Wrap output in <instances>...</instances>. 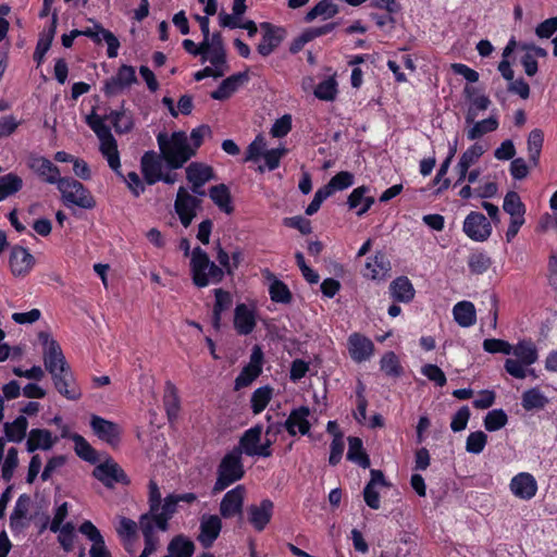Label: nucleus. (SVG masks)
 Here are the masks:
<instances>
[{
  "label": "nucleus",
  "instance_id": "obj_29",
  "mask_svg": "<svg viewBox=\"0 0 557 557\" xmlns=\"http://www.w3.org/2000/svg\"><path fill=\"white\" fill-rule=\"evenodd\" d=\"M141 172L147 184L153 185L160 181L162 174V161L153 151L146 152L141 157Z\"/></svg>",
  "mask_w": 557,
  "mask_h": 557
},
{
  "label": "nucleus",
  "instance_id": "obj_28",
  "mask_svg": "<svg viewBox=\"0 0 557 557\" xmlns=\"http://www.w3.org/2000/svg\"><path fill=\"white\" fill-rule=\"evenodd\" d=\"M374 201V197L370 195V187L366 185L355 188L347 198L348 208L356 210L358 216L366 214Z\"/></svg>",
  "mask_w": 557,
  "mask_h": 557
},
{
  "label": "nucleus",
  "instance_id": "obj_47",
  "mask_svg": "<svg viewBox=\"0 0 557 557\" xmlns=\"http://www.w3.org/2000/svg\"><path fill=\"white\" fill-rule=\"evenodd\" d=\"M548 404V398L537 388H531L522 394L521 405L524 410H540Z\"/></svg>",
  "mask_w": 557,
  "mask_h": 557
},
{
  "label": "nucleus",
  "instance_id": "obj_45",
  "mask_svg": "<svg viewBox=\"0 0 557 557\" xmlns=\"http://www.w3.org/2000/svg\"><path fill=\"white\" fill-rule=\"evenodd\" d=\"M168 550L171 557H191L195 545L184 535H176L169 543Z\"/></svg>",
  "mask_w": 557,
  "mask_h": 557
},
{
  "label": "nucleus",
  "instance_id": "obj_43",
  "mask_svg": "<svg viewBox=\"0 0 557 557\" xmlns=\"http://www.w3.org/2000/svg\"><path fill=\"white\" fill-rule=\"evenodd\" d=\"M210 63L218 67L221 66L228 70L226 64V51L224 48L223 37L221 33H214L211 38V49L209 54Z\"/></svg>",
  "mask_w": 557,
  "mask_h": 557
},
{
  "label": "nucleus",
  "instance_id": "obj_61",
  "mask_svg": "<svg viewBox=\"0 0 557 557\" xmlns=\"http://www.w3.org/2000/svg\"><path fill=\"white\" fill-rule=\"evenodd\" d=\"M508 422V417L503 409H494L484 418V426L487 431L494 432L504 428Z\"/></svg>",
  "mask_w": 557,
  "mask_h": 557
},
{
  "label": "nucleus",
  "instance_id": "obj_3",
  "mask_svg": "<svg viewBox=\"0 0 557 557\" xmlns=\"http://www.w3.org/2000/svg\"><path fill=\"white\" fill-rule=\"evenodd\" d=\"M216 474V481L212 488L213 494L223 492L244 478L245 469L239 448H234L222 458L218 466Z\"/></svg>",
  "mask_w": 557,
  "mask_h": 557
},
{
  "label": "nucleus",
  "instance_id": "obj_18",
  "mask_svg": "<svg viewBox=\"0 0 557 557\" xmlns=\"http://www.w3.org/2000/svg\"><path fill=\"white\" fill-rule=\"evenodd\" d=\"M55 389L69 400H78L82 397V389L77 384L71 368L63 370L52 376Z\"/></svg>",
  "mask_w": 557,
  "mask_h": 557
},
{
  "label": "nucleus",
  "instance_id": "obj_59",
  "mask_svg": "<svg viewBox=\"0 0 557 557\" xmlns=\"http://www.w3.org/2000/svg\"><path fill=\"white\" fill-rule=\"evenodd\" d=\"M497 128L498 120L494 116H490L488 119L474 123L473 127L468 131V138L474 140Z\"/></svg>",
  "mask_w": 557,
  "mask_h": 557
},
{
  "label": "nucleus",
  "instance_id": "obj_16",
  "mask_svg": "<svg viewBox=\"0 0 557 557\" xmlns=\"http://www.w3.org/2000/svg\"><path fill=\"white\" fill-rule=\"evenodd\" d=\"M90 426L94 433L102 441L107 442L110 446L115 447L121 441V428L101 417L92 416Z\"/></svg>",
  "mask_w": 557,
  "mask_h": 557
},
{
  "label": "nucleus",
  "instance_id": "obj_54",
  "mask_svg": "<svg viewBox=\"0 0 557 557\" xmlns=\"http://www.w3.org/2000/svg\"><path fill=\"white\" fill-rule=\"evenodd\" d=\"M71 440L74 442V449L77 456L88 462H96V449L78 433H73Z\"/></svg>",
  "mask_w": 557,
  "mask_h": 557
},
{
  "label": "nucleus",
  "instance_id": "obj_64",
  "mask_svg": "<svg viewBox=\"0 0 557 557\" xmlns=\"http://www.w3.org/2000/svg\"><path fill=\"white\" fill-rule=\"evenodd\" d=\"M487 443V435L482 431L471 432L467 437L466 449L472 454L483 451Z\"/></svg>",
  "mask_w": 557,
  "mask_h": 557
},
{
  "label": "nucleus",
  "instance_id": "obj_41",
  "mask_svg": "<svg viewBox=\"0 0 557 557\" xmlns=\"http://www.w3.org/2000/svg\"><path fill=\"white\" fill-rule=\"evenodd\" d=\"M209 196L219 209L227 214L233 213L232 196L225 184L214 185L209 190Z\"/></svg>",
  "mask_w": 557,
  "mask_h": 557
},
{
  "label": "nucleus",
  "instance_id": "obj_27",
  "mask_svg": "<svg viewBox=\"0 0 557 557\" xmlns=\"http://www.w3.org/2000/svg\"><path fill=\"white\" fill-rule=\"evenodd\" d=\"M44 362L51 376H55L58 373L70 368L65 361L60 345L55 341H51L47 345L44 355Z\"/></svg>",
  "mask_w": 557,
  "mask_h": 557
},
{
  "label": "nucleus",
  "instance_id": "obj_8",
  "mask_svg": "<svg viewBox=\"0 0 557 557\" xmlns=\"http://www.w3.org/2000/svg\"><path fill=\"white\" fill-rule=\"evenodd\" d=\"M264 355L259 345H255L251 350L250 360L245 366L238 376L235 379V391L249 386L262 373Z\"/></svg>",
  "mask_w": 557,
  "mask_h": 557
},
{
  "label": "nucleus",
  "instance_id": "obj_50",
  "mask_svg": "<svg viewBox=\"0 0 557 557\" xmlns=\"http://www.w3.org/2000/svg\"><path fill=\"white\" fill-rule=\"evenodd\" d=\"M544 143V134L541 129L535 128L531 131L528 138V150H529V160L534 165L537 166L540 162V157Z\"/></svg>",
  "mask_w": 557,
  "mask_h": 557
},
{
  "label": "nucleus",
  "instance_id": "obj_7",
  "mask_svg": "<svg viewBox=\"0 0 557 557\" xmlns=\"http://www.w3.org/2000/svg\"><path fill=\"white\" fill-rule=\"evenodd\" d=\"M462 231L470 239L483 243L492 234V223L483 213L471 211L463 221Z\"/></svg>",
  "mask_w": 557,
  "mask_h": 557
},
{
  "label": "nucleus",
  "instance_id": "obj_13",
  "mask_svg": "<svg viewBox=\"0 0 557 557\" xmlns=\"http://www.w3.org/2000/svg\"><path fill=\"white\" fill-rule=\"evenodd\" d=\"M245 496L246 487L244 485H237L233 490L228 491L223 496L220 504L221 517L224 519H231L237 515H242Z\"/></svg>",
  "mask_w": 557,
  "mask_h": 557
},
{
  "label": "nucleus",
  "instance_id": "obj_51",
  "mask_svg": "<svg viewBox=\"0 0 557 557\" xmlns=\"http://www.w3.org/2000/svg\"><path fill=\"white\" fill-rule=\"evenodd\" d=\"M119 134L129 133L134 127L133 116L126 111H111L106 117Z\"/></svg>",
  "mask_w": 557,
  "mask_h": 557
},
{
  "label": "nucleus",
  "instance_id": "obj_32",
  "mask_svg": "<svg viewBox=\"0 0 557 557\" xmlns=\"http://www.w3.org/2000/svg\"><path fill=\"white\" fill-rule=\"evenodd\" d=\"M214 176V172L212 166L200 163V162H191L186 168V178L195 187H199V185H205L207 182L212 180Z\"/></svg>",
  "mask_w": 557,
  "mask_h": 557
},
{
  "label": "nucleus",
  "instance_id": "obj_6",
  "mask_svg": "<svg viewBox=\"0 0 557 557\" xmlns=\"http://www.w3.org/2000/svg\"><path fill=\"white\" fill-rule=\"evenodd\" d=\"M92 475L108 488H113L115 484L129 485L131 483L125 471L111 457L96 466Z\"/></svg>",
  "mask_w": 557,
  "mask_h": 557
},
{
  "label": "nucleus",
  "instance_id": "obj_12",
  "mask_svg": "<svg viewBox=\"0 0 557 557\" xmlns=\"http://www.w3.org/2000/svg\"><path fill=\"white\" fill-rule=\"evenodd\" d=\"M347 349L350 358L358 363L369 360L375 352L373 342L359 332H354L348 336Z\"/></svg>",
  "mask_w": 557,
  "mask_h": 557
},
{
  "label": "nucleus",
  "instance_id": "obj_19",
  "mask_svg": "<svg viewBox=\"0 0 557 557\" xmlns=\"http://www.w3.org/2000/svg\"><path fill=\"white\" fill-rule=\"evenodd\" d=\"M274 505L270 499H263L259 505H250L247 509L248 521L258 532L265 529L273 516Z\"/></svg>",
  "mask_w": 557,
  "mask_h": 557
},
{
  "label": "nucleus",
  "instance_id": "obj_15",
  "mask_svg": "<svg viewBox=\"0 0 557 557\" xmlns=\"http://www.w3.org/2000/svg\"><path fill=\"white\" fill-rule=\"evenodd\" d=\"M177 504L178 499L174 494L168 495L162 500L160 510L156 511V513H153L152 518L149 520V528L151 531H156L158 529L165 532L169 530V521L176 512Z\"/></svg>",
  "mask_w": 557,
  "mask_h": 557
},
{
  "label": "nucleus",
  "instance_id": "obj_42",
  "mask_svg": "<svg viewBox=\"0 0 557 557\" xmlns=\"http://www.w3.org/2000/svg\"><path fill=\"white\" fill-rule=\"evenodd\" d=\"M347 459L364 469L370 467L371 461L368 454L363 449L361 438L356 436L348 437Z\"/></svg>",
  "mask_w": 557,
  "mask_h": 557
},
{
  "label": "nucleus",
  "instance_id": "obj_30",
  "mask_svg": "<svg viewBox=\"0 0 557 557\" xmlns=\"http://www.w3.org/2000/svg\"><path fill=\"white\" fill-rule=\"evenodd\" d=\"M248 79L247 73H237L225 78L220 86L211 92V98L214 100H226L228 99Z\"/></svg>",
  "mask_w": 557,
  "mask_h": 557
},
{
  "label": "nucleus",
  "instance_id": "obj_37",
  "mask_svg": "<svg viewBox=\"0 0 557 557\" xmlns=\"http://www.w3.org/2000/svg\"><path fill=\"white\" fill-rule=\"evenodd\" d=\"M511 354L525 366H531L537 361L539 351L531 338L519 341L516 346H512Z\"/></svg>",
  "mask_w": 557,
  "mask_h": 557
},
{
  "label": "nucleus",
  "instance_id": "obj_1",
  "mask_svg": "<svg viewBox=\"0 0 557 557\" xmlns=\"http://www.w3.org/2000/svg\"><path fill=\"white\" fill-rule=\"evenodd\" d=\"M161 158L171 169H180L193 157L195 148H190L188 137L185 132H174L171 136L160 133L157 136Z\"/></svg>",
  "mask_w": 557,
  "mask_h": 557
},
{
  "label": "nucleus",
  "instance_id": "obj_31",
  "mask_svg": "<svg viewBox=\"0 0 557 557\" xmlns=\"http://www.w3.org/2000/svg\"><path fill=\"white\" fill-rule=\"evenodd\" d=\"M215 301L212 310V326L219 330L221 326L222 313L228 310L233 305V296L230 292L223 288H215L213 290Z\"/></svg>",
  "mask_w": 557,
  "mask_h": 557
},
{
  "label": "nucleus",
  "instance_id": "obj_4",
  "mask_svg": "<svg viewBox=\"0 0 557 557\" xmlns=\"http://www.w3.org/2000/svg\"><path fill=\"white\" fill-rule=\"evenodd\" d=\"M57 187L64 203H72L84 209H91L96 205L91 193L77 180L65 176Z\"/></svg>",
  "mask_w": 557,
  "mask_h": 557
},
{
  "label": "nucleus",
  "instance_id": "obj_60",
  "mask_svg": "<svg viewBox=\"0 0 557 557\" xmlns=\"http://www.w3.org/2000/svg\"><path fill=\"white\" fill-rule=\"evenodd\" d=\"M354 184V175L347 171H341L335 174L330 182L323 187L330 190V195H333L336 190H343L350 187Z\"/></svg>",
  "mask_w": 557,
  "mask_h": 557
},
{
  "label": "nucleus",
  "instance_id": "obj_10",
  "mask_svg": "<svg viewBox=\"0 0 557 557\" xmlns=\"http://www.w3.org/2000/svg\"><path fill=\"white\" fill-rule=\"evenodd\" d=\"M200 202V199L191 196L183 186L178 188L174 208L184 227L190 225Z\"/></svg>",
  "mask_w": 557,
  "mask_h": 557
},
{
  "label": "nucleus",
  "instance_id": "obj_5",
  "mask_svg": "<svg viewBox=\"0 0 557 557\" xmlns=\"http://www.w3.org/2000/svg\"><path fill=\"white\" fill-rule=\"evenodd\" d=\"M137 83L135 67L122 64L116 73L103 82L101 91L107 98L116 97Z\"/></svg>",
  "mask_w": 557,
  "mask_h": 557
},
{
  "label": "nucleus",
  "instance_id": "obj_24",
  "mask_svg": "<svg viewBox=\"0 0 557 557\" xmlns=\"http://www.w3.org/2000/svg\"><path fill=\"white\" fill-rule=\"evenodd\" d=\"M510 491L516 497L529 500L535 496L537 483L532 474L521 472L511 479Z\"/></svg>",
  "mask_w": 557,
  "mask_h": 557
},
{
  "label": "nucleus",
  "instance_id": "obj_11",
  "mask_svg": "<svg viewBox=\"0 0 557 557\" xmlns=\"http://www.w3.org/2000/svg\"><path fill=\"white\" fill-rule=\"evenodd\" d=\"M262 30V39L257 47L258 52L262 57L270 55L284 40L286 29L281 26H275L269 22L260 24Z\"/></svg>",
  "mask_w": 557,
  "mask_h": 557
},
{
  "label": "nucleus",
  "instance_id": "obj_9",
  "mask_svg": "<svg viewBox=\"0 0 557 557\" xmlns=\"http://www.w3.org/2000/svg\"><path fill=\"white\" fill-rule=\"evenodd\" d=\"M26 165L42 182L57 184L58 186L63 178L60 169L46 157L30 153L26 159Z\"/></svg>",
  "mask_w": 557,
  "mask_h": 557
},
{
  "label": "nucleus",
  "instance_id": "obj_39",
  "mask_svg": "<svg viewBox=\"0 0 557 557\" xmlns=\"http://www.w3.org/2000/svg\"><path fill=\"white\" fill-rule=\"evenodd\" d=\"M392 297L396 301L409 302L414 296V289L407 276L395 278L389 285Z\"/></svg>",
  "mask_w": 557,
  "mask_h": 557
},
{
  "label": "nucleus",
  "instance_id": "obj_56",
  "mask_svg": "<svg viewBox=\"0 0 557 557\" xmlns=\"http://www.w3.org/2000/svg\"><path fill=\"white\" fill-rule=\"evenodd\" d=\"M503 208L505 212L510 214V218L523 216L525 213V206L516 191H508L504 198Z\"/></svg>",
  "mask_w": 557,
  "mask_h": 557
},
{
  "label": "nucleus",
  "instance_id": "obj_22",
  "mask_svg": "<svg viewBox=\"0 0 557 557\" xmlns=\"http://www.w3.org/2000/svg\"><path fill=\"white\" fill-rule=\"evenodd\" d=\"M391 270V261L386 253L379 250L372 258L368 259L364 265L363 276L370 280L381 281L386 278Z\"/></svg>",
  "mask_w": 557,
  "mask_h": 557
},
{
  "label": "nucleus",
  "instance_id": "obj_53",
  "mask_svg": "<svg viewBox=\"0 0 557 557\" xmlns=\"http://www.w3.org/2000/svg\"><path fill=\"white\" fill-rule=\"evenodd\" d=\"M272 396H273L272 387L263 386V387L257 388L252 393L251 399H250L252 412L255 414L261 413L267 408L269 403L271 401Z\"/></svg>",
  "mask_w": 557,
  "mask_h": 557
},
{
  "label": "nucleus",
  "instance_id": "obj_58",
  "mask_svg": "<svg viewBox=\"0 0 557 557\" xmlns=\"http://www.w3.org/2000/svg\"><path fill=\"white\" fill-rule=\"evenodd\" d=\"M337 92V82L333 76L320 82L314 89V96L324 101H333Z\"/></svg>",
  "mask_w": 557,
  "mask_h": 557
},
{
  "label": "nucleus",
  "instance_id": "obj_46",
  "mask_svg": "<svg viewBox=\"0 0 557 557\" xmlns=\"http://www.w3.org/2000/svg\"><path fill=\"white\" fill-rule=\"evenodd\" d=\"M23 188V180L16 173L10 172L0 176V201L15 195Z\"/></svg>",
  "mask_w": 557,
  "mask_h": 557
},
{
  "label": "nucleus",
  "instance_id": "obj_36",
  "mask_svg": "<svg viewBox=\"0 0 557 557\" xmlns=\"http://www.w3.org/2000/svg\"><path fill=\"white\" fill-rule=\"evenodd\" d=\"M455 321L462 327H470L476 322L475 307L472 302L463 300L454 306Z\"/></svg>",
  "mask_w": 557,
  "mask_h": 557
},
{
  "label": "nucleus",
  "instance_id": "obj_55",
  "mask_svg": "<svg viewBox=\"0 0 557 557\" xmlns=\"http://www.w3.org/2000/svg\"><path fill=\"white\" fill-rule=\"evenodd\" d=\"M58 542L62 549L66 553L73 552L75 549V542L77 540V534L75 532L73 522L64 523L61 530H58Z\"/></svg>",
  "mask_w": 557,
  "mask_h": 557
},
{
  "label": "nucleus",
  "instance_id": "obj_48",
  "mask_svg": "<svg viewBox=\"0 0 557 557\" xmlns=\"http://www.w3.org/2000/svg\"><path fill=\"white\" fill-rule=\"evenodd\" d=\"M381 371L389 377H399L404 373V368L399 358L394 351L385 352L380 361Z\"/></svg>",
  "mask_w": 557,
  "mask_h": 557
},
{
  "label": "nucleus",
  "instance_id": "obj_23",
  "mask_svg": "<svg viewBox=\"0 0 557 557\" xmlns=\"http://www.w3.org/2000/svg\"><path fill=\"white\" fill-rule=\"evenodd\" d=\"M59 442V436L53 435L47 429H32L28 432L26 441V450L35 453L36 450H49Z\"/></svg>",
  "mask_w": 557,
  "mask_h": 557
},
{
  "label": "nucleus",
  "instance_id": "obj_34",
  "mask_svg": "<svg viewBox=\"0 0 557 557\" xmlns=\"http://www.w3.org/2000/svg\"><path fill=\"white\" fill-rule=\"evenodd\" d=\"M262 425H255L244 432L239 440V449L242 454L245 453L247 456H256L258 454V446L261 441Z\"/></svg>",
  "mask_w": 557,
  "mask_h": 557
},
{
  "label": "nucleus",
  "instance_id": "obj_26",
  "mask_svg": "<svg viewBox=\"0 0 557 557\" xmlns=\"http://www.w3.org/2000/svg\"><path fill=\"white\" fill-rule=\"evenodd\" d=\"M222 530L221 518L216 515L203 517L200 522V534L198 541L205 548H210L219 537Z\"/></svg>",
  "mask_w": 557,
  "mask_h": 557
},
{
  "label": "nucleus",
  "instance_id": "obj_62",
  "mask_svg": "<svg viewBox=\"0 0 557 557\" xmlns=\"http://www.w3.org/2000/svg\"><path fill=\"white\" fill-rule=\"evenodd\" d=\"M18 466V451L15 447L8 450L5 459L2 463V479L10 482L13 478L14 471Z\"/></svg>",
  "mask_w": 557,
  "mask_h": 557
},
{
  "label": "nucleus",
  "instance_id": "obj_14",
  "mask_svg": "<svg viewBox=\"0 0 557 557\" xmlns=\"http://www.w3.org/2000/svg\"><path fill=\"white\" fill-rule=\"evenodd\" d=\"M35 265V258L22 246H14L11 249L9 267L11 273L16 277H25Z\"/></svg>",
  "mask_w": 557,
  "mask_h": 557
},
{
  "label": "nucleus",
  "instance_id": "obj_38",
  "mask_svg": "<svg viewBox=\"0 0 557 557\" xmlns=\"http://www.w3.org/2000/svg\"><path fill=\"white\" fill-rule=\"evenodd\" d=\"M469 271L472 274H483L493 264L492 258L482 249H472L467 259Z\"/></svg>",
  "mask_w": 557,
  "mask_h": 557
},
{
  "label": "nucleus",
  "instance_id": "obj_20",
  "mask_svg": "<svg viewBox=\"0 0 557 557\" xmlns=\"http://www.w3.org/2000/svg\"><path fill=\"white\" fill-rule=\"evenodd\" d=\"M81 36L90 38L95 44H100L104 40L108 45L107 54L109 58H115L120 48V41L112 32L103 28L100 24H95L94 27H87L81 30Z\"/></svg>",
  "mask_w": 557,
  "mask_h": 557
},
{
  "label": "nucleus",
  "instance_id": "obj_49",
  "mask_svg": "<svg viewBox=\"0 0 557 557\" xmlns=\"http://www.w3.org/2000/svg\"><path fill=\"white\" fill-rule=\"evenodd\" d=\"M28 426V421L24 416L17 417L13 422L4 424V433L9 441L20 443L24 440Z\"/></svg>",
  "mask_w": 557,
  "mask_h": 557
},
{
  "label": "nucleus",
  "instance_id": "obj_44",
  "mask_svg": "<svg viewBox=\"0 0 557 557\" xmlns=\"http://www.w3.org/2000/svg\"><path fill=\"white\" fill-rule=\"evenodd\" d=\"M338 12V7L332 0H321L305 15L304 21L311 23L319 16L327 20L334 17Z\"/></svg>",
  "mask_w": 557,
  "mask_h": 557
},
{
  "label": "nucleus",
  "instance_id": "obj_2",
  "mask_svg": "<svg viewBox=\"0 0 557 557\" xmlns=\"http://www.w3.org/2000/svg\"><path fill=\"white\" fill-rule=\"evenodd\" d=\"M190 273L197 287H206L210 283L218 284L224 278L223 269L211 262L200 247H196L191 252Z\"/></svg>",
  "mask_w": 557,
  "mask_h": 557
},
{
  "label": "nucleus",
  "instance_id": "obj_33",
  "mask_svg": "<svg viewBox=\"0 0 557 557\" xmlns=\"http://www.w3.org/2000/svg\"><path fill=\"white\" fill-rule=\"evenodd\" d=\"M465 95L471 103V108L469 109L468 114L466 116L467 123L470 124L473 123L476 117L475 110H486L491 104V100L485 95H476V88L470 85H466Z\"/></svg>",
  "mask_w": 557,
  "mask_h": 557
},
{
  "label": "nucleus",
  "instance_id": "obj_21",
  "mask_svg": "<svg viewBox=\"0 0 557 557\" xmlns=\"http://www.w3.org/2000/svg\"><path fill=\"white\" fill-rule=\"evenodd\" d=\"M310 409L306 406H300L293 409L284 423V428L290 436L297 433L306 435L309 433L311 424L308 420Z\"/></svg>",
  "mask_w": 557,
  "mask_h": 557
},
{
  "label": "nucleus",
  "instance_id": "obj_40",
  "mask_svg": "<svg viewBox=\"0 0 557 557\" xmlns=\"http://www.w3.org/2000/svg\"><path fill=\"white\" fill-rule=\"evenodd\" d=\"M148 488L149 511L143 513L139 517V527H149V520L152 518V515L156 513V511L160 510V506L162 503L161 492L159 490L158 484L153 480L149 482Z\"/></svg>",
  "mask_w": 557,
  "mask_h": 557
},
{
  "label": "nucleus",
  "instance_id": "obj_35",
  "mask_svg": "<svg viewBox=\"0 0 557 557\" xmlns=\"http://www.w3.org/2000/svg\"><path fill=\"white\" fill-rule=\"evenodd\" d=\"M29 507L30 498L27 495H21L10 517V527L13 531H20L26 527Z\"/></svg>",
  "mask_w": 557,
  "mask_h": 557
},
{
  "label": "nucleus",
  "instance_id": "obj_63",
  "mask_svg": "<svg viewBox=\"0 0 557 557\" xmlns=\"http://www.w3.org/2000/svg\"><path fill=\"white\" fill-rule=\"evenodd\" d=\"M144 536L145 548L138 557H149L159 546V536L156 531H151L149 527H140Z\"/></svg>",
  "mask_w": 557,
  "mask_h": 557
},
{
  "label": "nucleus",
  "instance_id": "obj_17",
  "mask_svg": "<svg viewBox=\"0 0 557 557\" xmlns=\"http://www.w3.org/2000/svg\"><path fill=\"white\" fill-rule=\"evenodd\" d=\"M78 532L85 535L92 543L89 549V557H112L106 545L103 536L91 521H84L78 527Z\"/></svg>",
  "mask_w": 557,
  "mask_h": 557
},
{
  "label": "nucleus",
  "instance_id": "obj_25",
  "mask_svg": "<svg viewBox=\"0 0 557 557\" xmlns=\"http://www.w3.org/2000/svg\"><path fill=\"white\" fill-rule=\"evenodd\" d=\"M234 329L238 335H249L257 325L256 312L246 304H238L234 311Z\"/></svg>",
  "mask_w": 557,
  "mask_h": 557
},
{
  "label": "nucleus",
  "instance_id": "obj_57",
  "mask_svg": "<svg viewBox=\"0 0 557 557\" xmlns=\"http://www.w3.org/2000/svg\"><path fill=\"white\" fill-rule=\"evenodd\" d=\"M163 404L169 421H174L181 409V401L174 385L169 384V392L163 397Z\"/></svg>",
  "mask_w": 557,
  "mask_h": 557
},
{
  "label": "nucleus",
  "instance_id": "obj_52",
  "mask_svg": "<svg viewBox=\"0 0 557 557\" xmlns=\"http://www.w3.org/2000/svg\"><path fill=\"white\" fill-rule=\"evenodd\" d=\"M269 294L274 302L288 305L293 301V294L289 287L278 278H274L270 284Z\"/></svg>",
  "mask_w": 557,
  "mask_h": 557
}]
</instances>
